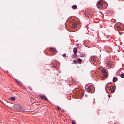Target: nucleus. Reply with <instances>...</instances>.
I'll return each instance as SVG.
<instances>
[{"label":"nucleus","instance_id":"13","mask_svg":"<svg viewBox=\"0 0 124 124\" xmlns=\"http://www.w3.org/2000/svg\"><path fill=\"white\" fill-rule=\"evenodd\" d=\"M77 57V55L76 54H74L72 55V58H75Z\"/></svg>","mask_w":124,"mask_h":124},{"label":"nucleus","instance_id":"19","mask_svg":"<svg viewBox=\"0 0 124 124\" xmlns=\"http://www.w3.org/2000/svg\"><path fill=\"white\" fill-rule=\"evenodd\" d=\"M120 76L122 78H124V73H122L121 74Z\"/></svg>","mask_w":124,"mask_h":124},{"label":"nucleus","instance_id":"3","mask_svg":"<svg viewBox=\"0 0 124 124\" xmlns=\"http://www.w3.org/2000/svg\"><path fill=\"white\" fill-rule=\"evenodd\" d=\"M97 6L98 8H103V5L100 2H97Z\"/></svg>","mask_w":124,"mask_h":124},{"label":"nucleus","instance_id":"14","mask_svg":"<svg viewBox=\"0 0 124 124\" xmlns=\"http://www.w3.org/2000/svg\"><path fill=\"white\" fill-rule=\"evenodd\" d=\"M77 6H76V5H73L72 6V8H73V9H76L77 8Z\"/></svg>","mask_w":124,"mask_h":124},{"label":"nucleus","instance_id":"7","mask_svg":"<svg viewBox=\"0 0 124 124\" xmlns=\"http://www.w3.org/2000/svg\"><path fill=\"white\" fill-rule=\"evenodd\" d=\"M77 51V50L76 48H73V52L74 54H76Z\"/></svg>","mask_w":124,"mask_h":124},{"label":"nucleus","instance_id":"12","mask_svg":"<svg viewBox=\"0 0 124 124\" xmlns=\"http://www.w3.org/2000/svg\"><path fill=\"white\" fill-rule=\"evenodd\" d=\"M77 24L76 23H74L72 25V27L73 28H75L77 26Z\"/></svg>","mask_w":124,"mask_h":124},{"label":"nucleus","instance_id":"27","mask_svg":"<svg viewBox=\"0 0 124 124\" xmlns=\"http://www.w3.org/2000/svg\"><path fill=\"white\" fill-rule=\"evenodd\" d=\"M29 88L30 89H32V88L31 87H30V88L29 87Z\"/></svg>","mask_w":124,"mask_h":124},{"label":"nucleus","instance_id":"23","mask_svg":"<svg viewBox=\"0 0 124 124\" xmlns=\"http://www.w3.org/2000/svg\"><path fill=\"white\" fill-rule=\"evenodd\" d=\"M57 108L58 110H61V108H60L58 106H57Z\"/></svg>","mask_w":124,"mask_h":124},{"label":"nucleus","instance_id":"21","mask_svg":"<svg viewBox=\"0 0 124 124\" xmlns=\"http://www.w3.org/2000/svg\"><path fill=\"white\" fill-rule=\"evenodd\" d=\"M111 63L110 62H109L108 63V66H110L111 65Z\"/></svg>","mask_w":124,"mask_h":124},{"label":"nucleus","instance_id":"22","mask_svg":"<svg viewBox=\"0 0 124 124\" xmlns=\"http://www.w3.org/2000/svg\"><path fill=\"white\" fill-rule=\"evenodd\" d=\"M57 66V64H56L55 65H53L52 67L54 68H56Z\"/></svg>","mask_w":124,"mask_h":124},{"label":"nucleus","instance_id":"25","mask_svg":"<svg viewBox=\"0 0 124 124\" xmlns=\"http://www.w3.org/2000/svg\"><path fill=\"white\" fill-rule=\"evenodd\" d=\"M72 124H76L73 121H72Z\"/></svg>","mask_w":124,"mask_h":124},{"label":"nucleus","instance_id":"26","mask_svg":"<svg viewBox=\"0 0 124 124\" xmlns=\"http://www.w3.org/2000/svg\"><path fill=\"white\" fill-rule=\"evenodd\" d=\"M61 111L62 112H63L64 111V110L63 109H62L61 110Z\"/></svg>","mask_w":124,"mask_h":124},{"label":"nucleus","instance_id":"15","mask_svg":"<svg viewBox=\"0 0 124 124\" xmlns=\"http://www.w3.org/2000/svg\"><path fill=\"white\" fill-rule=\"evenodd\" d=\"M85 56V54H84L81 53L80 54V56L82 57H84Z\"/></svg>","mask_w":124,"mask_h":124},{"label":"nucleus","instance_id":"6","mask_svg":"<svg viewBox=\"0 0 124 124\" xmlns=\"http://www.w3.org/2000/svg\"><path fill=\"white\" fill-rule=\"evenodd\" d=\"M91 60L93 62H95L96 61V59L95 57H91Z\"/></svg>","mask_w":124,"mask_h":124},{"label":"nucleus","instance_id":"9","mask_svg":"<svg viewBox=\"0 0 124 124\" xmlns=\"http://www.w3.org/2000/svg\"><path fill=\"white\" fill-rule=\"evenodd\" d=\"M117 80V78L116 77H115L113 78V81L114 82H116Z\"/></svg>","mask_w":124,"mask_h":124},{"label":"nucleus","instance_id":"2","mask_svg":"<svg viewBox=\"0 0 124 124\" xmlns=\"http://www.w3.org/2000/svg\"><path fill=\"white\" fill-rule=\"evenodd\" d=\"M39 96L40 98V99H41L46 100H48L47 97L44 95H40Z\"/></svg>","mask_w":124,"mask_h":124},{"label":"nucleus","instance_id":"28","mask_svg":"<svg viewBox=\"0 0 124 124\" xmlns=\"http://www.w3.org/2000/svg\"><path fill=\"white\" fill-rule=\"evenodd\" d=\"M108 96L109 97V98L110 97V95H108Z\"/></svg>","mask_w":124,"mask_h":124},{"label":"nucleus","instance_id":"18","mask_svg":"<svg viewBox=\"0 0 124 124\" xmlns=\"http://www.w3.org/2000/svg\"><path fill=\"white\" fill-rule=\"evenodd\" d=\"M117 28L119 30H120L121 29V28L120 27V26H117Z\"/></svg>","mask_w":124,"mask_h":124},{"label":"nucleus","instance_id":"5","mask_svg":"<svg viewBox=\"0 0 124 124\" xmlns=\"http://www.w3.org/2000/svg\"><path fill=\"white\" fill-rule=\"evenodd\" d=\"M93 86L92 85H90L88 86L87 88V90L89 92L92 91L93 90Z\"/></svg>","mask_w":124,"mask_h":124},{"label":"nucleus","instance_id":"11","mask_svg":"<svg viewBox=\"0 0 124 124\" xmlns=\"http://www.w3.org/2000/svg\"><path fill=\"white\" fill-rule=\"evenodd\" d=\"M101 72L103 73H105L107 72L104 69H103L101 70Z\"/></svg>","mask_w":124,"mask_h":124},{"label":"nucleus","instance_id":"16","mask_svg":"<svg viewBox=\"0 0 124 124\" xmlns=\"http://www.w3.org/2000/svg\"><path fill=\"white\" fill-rule=\"evenodd\" d=\"M82 61V60L80 58H78V62H79V63H80Z\"/></svg>","mask_w":124,"mask_h":124},{"label":"nucleus","instance_id":"4","mask_svg":"<svg viewBox=\"0 0 124 124\" xmlns=\"http://www.w3.org/2000/svg\"><path fill=\"white\" fill-rule=\"evenodd\" d=\"M110 90L111 91V92L113 93L115 91V89L114 87L113 86H111L109 88Z\"/></svg>","mask_w":124,"mask_h":124},{"label":"nucleus","instance_id":"29","mask_svg":"<svg viewBox=\"0 0 124 124\" xmlns=\"http://www.w3.org/2000/svg\"><path fill=\"white\" fill-rule=\"evenodd\" d=\"M0 101L1 102H2V101H1L0 100Z\"/></svg>","mask_w":124,"mask_h":124},{"label":"nucleus","instance_id":"1","mask_svg":"<svg viewBox=\"0 0 124 124\" xmlns=\"http://www.w3.org/2000/svg\"><path fill=\"white\" fill-rule=\"evenodd\" d=\"M13 108L16 110H19L22 111L25 110L24 107L18 104H16L13 105Z\"/></svg>","mask_w":124,"mask_h":124},{"label":"nucleus","instance_id":"8","mask_svg":"<svg viewBox=\"0 0 124 124\" xmlns=\"http://www.w3.org/2000/svg\"><path fill=\"white\" fill-rule=\"evenodd\" d=\"M9 99L12 101H14L16 99V98L15 97H11L9 98Z\"/></svg>","mask_w":124,"mask_h":124},{"label":"nucleus","instance_id":"24","mask_svg":"<svg viewBox=\"0 0 124 124\" xmlns=\"http://www.w3.org/2000/svg\"><path fill=\"white\" fill-rule=\"evenodd\" d=\"M62 56L64 57H65L66 56V54H63Z\"/></svg>","mask_w":124,"mask_h":124},{"label":"nucleus","instance_id":"17","mask_svg":"<svg viewBox=\"0 0 124 124\" xmlns=\"http://www.w3.org/2000/svg\"><path fill=\"white\" fill-rule=\"evenodd\" d=\"M104 74V75H103L106 77H107L108 76L107 73V72H106V73H105Z\"/></svg>","mask_w":124,"mask_h":124},{"label":"nucleus","instance_id":"20","mask_svg":"<svg viewBox=\"0 0 124 124\" xmlns=\"http://www.w3.org/2000/svg\"><path fill=\"white\" fill-rule=\"evenodd\" d=\"M77 62L76 60H74L73 61V63L75 64H76Z\"/></svg>","mask_w":124,"mask_h":124},{"label":"nucleus","instance_id":"10","mask_svg":"<svg viewBox=\"0 0 124 124\" xmlns=\"http://www.w3.org/2000/svg\"><path fill=\"white\" fill-rule=\"evenodd\" d=\"M50 50L52 52H55L56 51L55 49L54 48H50Z\"/></svg>","mask_w":124,"mask_h":124}]
</instances>
